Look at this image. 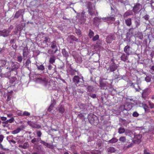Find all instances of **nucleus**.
Instances as JSON below:
<instances>
[{
  "label": "nucleus",
  "instance_id": "obj_26",
  "mask_svg": "<svg viewBox=\"0 0 154 154\" xmlns=\"http://www.w3.org/2000/svg\"><path fill=\"white\" fill-rule=\"evenodd\" d=\"M125 110H130L132 107V105L130 103H128L126 101L125 105Z\"/></svg>",
  "mask_w": 154,
  "mask_h": 154
},
{
  "label": "nucleus",
  "instance_id": "obj_48",
  "mask_svg": "<svg viewBox=\"0 0 154 154\" xmlns=\"http://www.w3.org/2000/svg\"><path fill=\"white\" fill-rule=\"evenodd\" d=\"M91 152L92 154H101L100 151L98 150H93Z\"/></svg>",
  "mask_w": 154,
  "mask_h": 154
},
{
  "label": "nucleus",
  "instance_id": "obj_55",
  "mask_svg": "<svg viewBox=\"0 0 154 154\" xmlns=\"http://www.w3.org/2000/svg\"><path fill=\"white\" fill-rule=\"evenodd\" d=\"M31 63V62L30 60L29 59H27L26 62V64H25V66H29V64L30 63Z\"/></svg>",
  "mask_w": 154,
  "mask_h": 154
},
{
  "label": "nucleus",
  "instance_id": "obj_8",
  "mask_svg": "<svg viewBox=\"0 0 154 154\" xmlns=\"http://www.w3.org/2000/svg\"><path fill=\"white\" fill-rule=\"evenodd\" d=\"M115 16L114 15H112L109 17L103 18L102 19L104 21L107 22L108 23H110L111 24L112 23L111 22L115 20Z\"/></svg>",
  "mask_w": 154,
  "mask_h": 154
},
{
  "label": "nucleus",
  "instance_id": "obj_60",
  "mask_svg": "<svg viewBox=\"0 0 154 154\" xmlns=\"http://www.w3.org/2000/svg\"><path fill=\"white\" fill-rule=\"evenodd\" d=\"M56 103L55 100L54 99H52L51 102V105L54 106Z\"/></svg>",
  "mask_w": 154,
  "mask_h": 154
},
{
  "label": "nucleus",
  "instance_id": "obj_42",
  "mask_svg": "<svg viewBox=\"0 0 154 154\" xmlns=\"http://www.w3.org/2000/svg\"><path fill=\"white\" fill-rule=\"evenodd\" d=\"M59 112L60 113L63 114L65 111V109L64 107V106L63 105H61L59 108Z\"/></svg>",
  "mask_w": 154,
  "mask_h": 154
},
{
  "label": "nucleus",
  "instance_id": "obj_34",
  "mask_svg": "<svg viewBox=\"0 0 154 154\" xmlns=\"http://www.w3.org/2000/svg\"><path fill=\"white\" fill-rule=\"evenodd\" d=\"M56 60L55 57L54 56H51L49 60V63H50L53 64L55 62Z\"/></svg>",
  "mask_w": 154,
  "mask_h": 154
},
{
  "label": "nucleus",
  "instance_id": "obj_28",
  "mask_svg": "<svg viewBox=\"0 0 154 154\" xmlns=\"http://www.w3.org/2000/svg\"><path fill=\"white\" fill-rule=\"evenodd\" d=\"M102 18L99 17H95L93 19V22L95 24H97L101 21Z\"/></svg>",
  "mask_w": 154,
  "mask_h": 154
},
{
  "label": "nucleus",
  "instance_id": "obj_24",
  "mask_svg": "<svg viewBox=\"0 0 154 154\" xmlns=\"http://www.w3.org/2000/svg\"><path fill=\"white\" fill-rule=\"evenodd\" d=\"M116 37L114 35H111L108 36L106 38V42L108 43H110L111 40H115Z\"/></svg>",
  "mask_w": 154,
  "mask_h": 154
},
{
  "label": "nucleus",
  "instance_id": "obj_64",
  "mask_svg": "<svg viewBox=\"0 0 154 154\" xmlns=\"http://www.w3.org/2000/svg\"><path fill=\"white\" fill-rule=\"evenodd\" d=\"M132 115L134 117H137L139 116V114L137 112H133Z\"/></svg>",
  "mask_w": 154,
  "mask_h": 154
},
{
  "label": "nucleus",
  "instance_id": "obj_18",
  "mask_svg": "<svg viewBox=\"0 0 154 154\" xmlns=\"http://www.w3.org/2000/svg\"><path fill=\"white\" fill-rule=\"evenodd\" d=\"M133 144L134 143H133L127 142L124 145L123 147V149L124 150H126L132 147L133 146Z\"/></svg>",
  "mask_w": 154,
  "mask_h": 154
},
{
  "label": "nucleus",
  "instance_id": "obj_54",
  "mask_svg": "<svg viewBox=\"0 0 154 154\" xmlns=\"http://www.w3.org/2000/svg\"><path fill=\"white\" fill-rule=\"evenodd\" d=\"M17 80V78L16 77H12L10 80V82L13 83L14 82Z\"/></svg>",
  "mask_w": 154,
  "mask_h": 154
},
{
  "label": "nucleus",
  "instance_id": "obj_58",
  "mask_svg": "<svg viewBox=\"0 0 154 154\" xmlns=\"http://www.w3.org/2000/svg\"><path fill=\"white\" fill-rule=\"evenodd\" d=\"M145 80L147 82H150L151 81V78L149 76H146L145 78Z\"/></svg>",
  "mask_w": 154,
  "mask_h": 154
},
{
  "label": "nucleus",
  "instance_id": "obj_59",
  "mask_svg": "<svg viewBox=\"0 0 154 154\" xmlns=\"http://www.w3.org/2000/svg\"><path fill=\"white\" fill-rule=\"evenodd\" d=\"M99 38V35H97L93 37L92 40L93 41H96Z\"/></svg>",
  "mask_w": 154,
  "mask_h": 154
},
{
  "label": "nucleus",
  "instance_id": "obj_49",
  "mask_svg": "<svg viewBox=\"0 0 154 154\" xmlns=\"http://www.w3.org/2000/svg\"><path fill=\"white\" fill-rule=\"evenodd\" d=\"M125 110V105H121L119 108V110L120 111L122 112Z\"/></svg>",
  "mask_w": 154,
  "mask_h": 154
},
{
  "label": "nucleus",
  "instance_id": "obj_21",
  "mask_svg": "<svg viewBox=\"0 0 154 154\" xmlns=\"http://www.w3.org/2000/svg\"><path fill=\"white\" fill-rule=\"evenodd\" d=\"M88 11L90 15H91V16H94L95 15V9L94 7L92 8L90 5H88Z\"/></svg>",
  "mask_w": 154,
  "mask_h": 154
},
{
  "label": "nucleus",
  "instance_id": "obj_5",
  "mask_svg": "<svg viewBox=\"0 0 154 154\" xmlns=\"http://www.w3.org/2000/svg\"><path fill=\"white\" fill-rule=\"evenodd\" d=\"M88 120L91 124L95 125H97L99 122L97 117L94 115H93L92 117L89 116L88 118Z\"/></svg>",
  "mask_w": 154,
  "mask_h": 154
},
{
  "label": "nucleus",
  "instance_id": "obj_44",
  "mask_svg": "<svg viewBox=\"0 0 154 154\" xmlns=\"http://www.w3.org/2000/svg\"><path fill=\"white\" fill-rule=\"evenodd\" d=\"M23 54L24 57H26L28 54V50L27 48H25L23 50Z\"/></svg>",
  "mask_w": 154,
  "mask_h": 154
},
{
  "label": "nucleus",
  "instance_id": "obj_10",
  "mask_svg": "<svg viewBox=\"0 0 154 154\" xmlns=\"http://www.w3.org/2000/svg\"><path fill=\"white\" fill-rule=\"evenodd\" d=\"M27 122L28 124L32 128L39 129L41 127L39 125L31 121H28Z\"/></svg>",
  "mask_w": 154,
  "mask_h": 154
},
{
  "label": "nucleus",
  "instance_id": "obj_9",
  "mask_svg": "<svg viewBox=\"0 0 154 154\" xmlns=\"http://www.w3.org/2000/svg\"><path fill=\"white\" fill-rule=\"evenodd\" d=\"M142 7V5L139 3H136L133 8V11L135 14L138 13L140 11V8Z\"/></svg>",
  "mask_w": 154,
  "mask_h": 154
},
{
  "label": "nucleus",
  "instance_id": "obj_53",
  "mask_svg": "<svg viewBox=\"0 0 154 154\" xmlns=\"http://www.w3.org/2000/svg\"><path fill=\"white\" fill-rule=\"evenodd\" d=\"M17 60L19 62H21L22 60V57L21 55L18 56L17 57Z\"/></svg>",
  "mask_w": 154,
  "mask_h": 154
},
{
  "label": "nucleus",
  "instance_id": "obj_20",
  "mask_svg": "<svg viewBox=\"0 0 154 154\" xmlns=\"http://www.w3.org/2000/svg\"><path fill=\"white\" fill-rule=\"evenodd\" d=\"M10 31L9 30L4 29L1 32L0 34L1 36L6 37L9 35Z\"/></svg>",
  "mask_w": 154,
  "mask_h": 154
},
{
  "label": "nucleus",
  "instance_id": "obj_47",
  "mask_svg": "<svg viewBox=\"0 0 154 154\" xmlns=\"http://www.w3.org/2000/svg\"><path fill=\"white\" fill-rule=\"evenodd\" d=\"M119 140L122 143H124L126 141V137L124 136H122L120 137Z\"/></svg>",
  "mask_w": 154,
  "mask_h": 154
},
{
  "label": "nucleus",
  "instance_id": "obj_22",
  "mask_svg": "<svg viewBox=\"0 0 154 154\" xmlns=\"http://www.w3.org/2000/svg\"><path fill=\"white\" fill-rule=\"evenodd\" d=\"M142 137V136L141 134H138L134 136V141L136 143H139L140 142V139Z\"/></svg>",
  "mask_w": 154,
  "mask_h": 154
},
{
  "label": "nucleus",
  "instance_id": "obj_43",
  "mask_svg": "<svg viewBox=\"0 0 154 154\" xmlns=\"http://www.w3.org/2000/svg\"><path fill=\"white\" fill-rule=\"evenodd\" d=\"M88 91L89 92H93L95 90L93 86H88L87 88Z\"/></svg>",
  "mask_w": 154,
  "mask_h": 154
},
{
  "label": "nucleus",
  "instance_id": "obj_39",
  "mask_svg": "<svg viewBox=\"0 0 154 154\" xmlns=\"http://www.w3.org/2000/svg\"><path fill=\"white\" fill-rule=\"evenodd\" d=\"M1 67H2L5 66L6 64L7 60H0Z\"/></svg>",
  "mask_w": 154,
  "mask_h": 154
},
{
  "label": "nucleus",
  "instance_id": "obj_29",
  "mask_svg": "<svg viewBox=\"0 0 154 154\" xmlns=\"http://www.w3.org/2000/svg\"><path fill=\"white\" fill-rule=\"evenodd\" d=\"M112 75L114 77V79H117L120 77L118 70H116L115 72H112Z\"/></svg>",
  "mask_w": 154,
  "mask_h": 154
},
{
  "label": "nucleus",
  "instance_id": "obj_2",
  "mask_svg": "<svg viewBox=\"0 0 154 154\" xmlns=\"http://www.w3.org/2000/svg\"><path fill=\"white\" fill-rule=\"evenodd\" d=\"M57 45L56 41H54L52 42L51 43V47L52 50H49L48 52L49 54H54L56 53L58 50Z\"/></svg>",
  "mask_w": 154,
  "mask_h": 154
},
{
  "label": "nucleus",
  "instance_id": "obj_19",
  "mask_svg": "<svg viewBox=\"0 0 154 154\" xmlns=\"http://www.w3.org/2000/svg\"><path fill=\"white\" fill-rule=\"evenodd\" d=\"M133 144L134 143H133L127 142L124 145L123 147V149L124 150H126L132 147L133 146Z\"/></svg>",
  "mask_w": 154,
  "mask_h": 154
},
{
  "label": "nucleus",
  "instance_id": "obj_51",
  "mask_svg": "<svg viewBox=\"0 0 154 154\" xmlns=\"http://www.w3.org/2000/svg\"><path fill=\"white\" fill-rule=\"evenodd\" d=\"M94 35V33L92 31L91 29L89 30V36L90 38H91Z\"/></svg>",
  "mask_w": 154,
  "mask_h": 154
},
{
  "label": "nucleus",
  "instance_id": "obj_41",
  "mask_svg": "<svg viewBox=\"0 0 154 154\" xmlns=\"http://www.w3.org/2000/svg\"><path fill=\"white\" fill-rule=\"evenodd\" d=\"M37 68V69L39 70H40L41 71H43L45 69V67L42 64L41 65H38L37 64H35Z\"/></svg>",
  "mask_w": 154,
  "mask_h": 154
},
{
  "label": "nucleus",
  "instance_id": "obj_63",
  "mask_svg": "<svg viewBox=\"0 0 154 154\" xmlns=\"http://www.w3.org/2000/svg\"><path fill=\"white\" fill-rule=\"evenodd\" d=\"M54 106L53 105L51 104L48 109V111L49 112H50L52 110Z\"/></svg>",
  "mask_w": 154,
  "mask_h": 154
},
{
  "label": "nucleus",
  "instance_id": "obj_61",
  "mask_svg": "<svg viewBox=\"0 0 154 154\" xmlns=\"http://www.w3.org/2000/svg\"><path fill=\"white\" fill-rule=\"evenodd\" d=\"M4 138V136L2 135H0V145L2 146L1 144V142L2 141L3 138Z\"/></svg>",
  "mask_w": 154,
  "mask_h": 154
},
{
  "label": "nucleus",
  "instance_id": "obj_16",
  "mask_svg": "<svg viewBox=\"0 0 154 154\" xmlns=\"http://www.w3.org/2000/svg\"><path fill=\"white\" fill-rule=\"evenodd\" d=\"M128 55H127V54L124 53L122 54L120 57L121 60L124 62L128 63L129 62V60H128Z\"/></svg>",
  "mask_w": 154,
  "mask_h": 154
},
{
  "label": "nucleus",
  "instance_id": "obj_25",
  "mask_svg": "<svg viewBox=\"0 0 154 154\" xmlns=\"http://www.w3.org/2000/svg\"><path fill=\"white\" fill-rule=\"evenodd\" d=\"M126 101L128 103L131 104L132 105H135L136 103V101L133 100L132 98H127L126 99Z\"/></svg>",
  "mask_w": 154,
  "mask_h": 154
},
{
  "label": "nucleus",
  "instance_id": "obj_35",
  "mask_svg": "<svg viewBox=\"0 0 154 154\" xmlns=\"http://www.w3.org/2000/svg\"><path fill=\"white\" fill-rule=\"evenodd\" d=\"M125 23L126 25L128 26H130L131 24V18H128L125 20Z\"/></svg>",
  "mask_w": 154,
  "mask_h": 154
},
{
  "label": "nucleus",
  "instance_id": "obj_11",
  "mask_svg": "<svg viewBox=\"0 0 154 154\" xmlns=\"http://www.w3.org/2000/svg\"><path fill=\"white\" fill-rule=\"evenodd\" d=\"M75 51H73L72 52V55L74 58L75 59L76 62L79 63H80L82 62V58L79 55H75L74 54L75 53Z\"/></svg>",
  "mask_w": 154,
  "mask_h": 154
},
{
  "label": "nucleus",
  "instance_id": "obj_45",
  "mask_svg": "<svg viewBox=\"0 0 154 154\" xmlns=\"http://www.w3.org/2000/svg\"><path fill=\"white\" fill-rule=\"evenodd\" d=\"M21 147L24 149H26L29 147V144L28 143H25L23 145L21 146Z\"/></svg>",
  "mask_w": 154,
  "mask_h": 154
},
{
  "label": "nucleus",
  "instance_id": "obj_15",
  "mask_svg": "<svg viewBox=\"0 0 154 154\" xmlns=\"http://www.w3.org/2000/svg\"><path fill=\"white\" fill-rule=\"evenodd\" d=\"M68 40L70 43H72L73 41L78 42L79 40L76 38L73 35H70L68 36Z\"/></svg>",
  "mask_w": 154,
  "mask_h": 154
},
{
  "label": "nucleus",
  "instance_id": "obj_57",
  "mask_svg": "<svg viewBox=\"0 0 154 154\" xmlns=\"http://www.w3.org/2000/svg\"><path fill=\"white\" fill-rule=\"evenodd\" d=\"M37 136L38 137H40L42 135V133L40 131H38L36 132Z\"/></svg>",
  "mask_w": 154,
  "mask_h": 154
},
{
  "label": "nucleus",
  "instance_id": "obj_37",
  "mask_svg": "<svg viewBox=\"0 0 154 154\" xmlns=\"http://www.w3.org/2000/svg\"><path fill=\"white\" fill-rule=\"evenodd\" d=\"M136 27L137 28L140 25V18H137L135 19L134 22Z\"/></svg>",
  "mask_w": 154,
  "mask_h": 154
},
{
  "label": "nucleus",
  "instance_id": "obj_30",
  "mask_svg": "<svg viewBox=\"0 0 154 154\" xmlns=\"http://www.w3.org/2000/svg\"><path fill=\"white\" fill-rule=\"evenodd\" d=\"M77 70H74L73 69H70L67 71L68 74L70 75H75V72H78Z\"/></svg>",
  "mask_w": 154,
  "mask_h": 154
},
{
  "label": "nucleus",
  "instance_id": "obj_3",
  "mask_svg": "<svg viewBox=\"0 0 154 154\" xmlns=\"http://www.w3.org/2000/svg\"><path fill=\"white\" fill-rule=\"evenodd\" d=\"M19 67V64L17 62H12V64L11 65V67H7V69H9V71L8 72H9L11 74V72L12 71H15L16 72V74L17 73V70Z\"/></svg>",
  "mask_w": 154,
  "mask_h": 154
},
{
  "label": "nucleus",
  "instance_id": "obj_33",
  "mask_svg": "<svg viewBox=\"0 0 154 154\" xmlns=\"http://www.w3.org/2000/svg\"><path fill=\"white\" fill-rule=\"evenodd\" d=\"M41 138H34L32 139L31 140V142L33 143H37L40 141L41 142Z\"/></svg>",
  "mask_w": 154,
  "mask_h": 154
},
{
  "label": "nucleus",
  "instance_id": "obj_56",
  "mask_svg": "<svg viewBox=\"0 0 154 154\" xmlns=\"http://www.w3.org/2000/svg\"><path fill=\"white\" fill-rule=\"evenodd\" d=\"M88 96H90L91 97L93 98H95L96 97V95L95 94H91V93H88Z\"/></svg>",
  "mask_w": 154,
  "mask_h": 154
},
{
  "label": "nucleus",
  "instance_id": "obj_13",
  "mask_svg": "<svg viewBox=\"0 0 154 154\" xmlns=\"http://www.w3.org/2000/svg\"><path fill=\"white\" fill-rule=\"evenodd\" d=\"M84 15L85 13L83 12L79 13L78 15V19L81 21L80 22L81 23H84L85 21V18Z\"/></svg>",
  "mask_w": 154,
  "mask_h": 154
},
{
  "label": "nucleus",
  "instance_id": "obj_12",
  "mask_svg": "<svg viewBox=\"0 0 154 154\" xmlns=\"http://www.w3.org/2000/svg\"><path fill=\"white\" fill-rule=\"evenodd\" d=\"M40 80V81L44 83V84H45V86H47L48 85H50L51 86L50 88H52V85H51V84L52 83V82L51 83V82H48L47 80L45 78H42L40 77L38 78ZM50 87H48V88H50Z\"/></svg>",
  "mask_w": 154,
  "mask_h": 154
},
{
  "label": "nucleus",
  "instance_id": "obj_52",
  "mask_svg": "<svg viewBox=\"0 0 154 154\" xmlns=\"http://www.w3.org/2000/svg\"><path fill=\"white\" fill-rule=\"evenodd\" d=\"M30 113L26 111H24L23 113V116H29L30 115Z\"/></svg>",
  "mask_w": 154,
  "mask_h": 154
},
{
  "label": "nucleus",
  "instance_id": "obj_6",
  "mask_svg": "<svg viewBox=\"0 0 154 154\" xmlns=\"http://www.w3.org/2000/svg\"><path fill=\"white\" fill-rule=\"evenodd\" d=\"M129 86L134 88L137 91H139L141 89L140 88V85L138 82L133 83L131 82H129Z\"/></svg>",
  "mask_w": 154,
  "mask_h": 154
},
{
  "label": "nucleus",
  "instance_id": "obj_23",
  "mask_svg": "<svg viewBox=\"0 0 154 154\" xmlns=\"http://www.w3.org/2000/svg\"><path fill=\"white\" fill-rule=\"evenodd\" d=\"M20 127L21 128V129L20 128H18L16 129L13 131L12 132V134H17L22 129H24L25 128V127L23 125H21Z\"/></svg>",
  "mask_w": 154,
  "mask_h": 154
},
{
  "label": "nucleus",
  "instance_id": "obj_31",
  "mask_svg": "<svg viewBox=\"0 0 154 154\" xmlns=\"http://www.w3.org/2000/svg\"><path fill=\"white\" fill-rule=\"evenodd\" d=\"M14 121V117H12L10 119L7 120V121L2 122V123L4 124H7L9 122L10 123H12Z\"/></svg>",
  "mask_w": 154,
  "mask_h": 154
},
{
  "label": "nucleus",
  "instance_id": "obj_40",
  "mask_svg": "<svg viewBox=\"0 0 154 154\" xmlns=\"http://www.w3.org/2000/svg\"><path fill=\"white\" fill-rule=\"evenodd\" d=\"M118 141V139L116 137H113L111 139L108 141V142L111 143H114L117 142Z\"/></svg>",
  "mask_w": 154,
  "mask_h": 154
},
{
  "label": "nucleus",
  "instance_id": "obj_46",
  "mask_svg": "<svg viewBox=\"0 0 154 154\" xmlns=\"http://www.w3.org/2000/svg\"><path fill=\"white\" fill-rule=\"evenodd\" d=\"M125 129L124 128L122 127H120L118 130V133L120 134L123 133L125 131Z\"/></svg>",
  "mask_w": 154,
  "mask_h": 154
},
{
  "label": "nucleus",
  "instance_id": "obj_7",
  "mask_svg": "<svg viewBox=\"0 0 154 154\" xmlns=\"http://www.w3.org/2000/svg\"><path fill=\"white\" fill-rule=\"evenodd\" d=\"M24 14V10L23 9H20L16 12L14 18L16 19L21 18L22 19H23V15Z\"/></svg>",
  "mask_w": 154,
  "mask_h": 154
},
{
  "label": "nucleus",
  "instance_id": "obj_17",
  "mask_svg": "<svg viewBox=\"0 0 154 154\" xmlns=\"http://www.w3.org/2000/svg\"><path fill=\"white\" fill-rule=\"evenodd\" d=\"M47 71L50 73V74H53L56 71L55 67H53L52 65L50 64L48 66Z\"/></svg>",
  "mask_w": 154,
  "mask_h": 154
},
{
  "label": "nucleus",
  "instance_id": "obj_27",
  "mask_svg": "<svg viewBox=\"0 0 154 154\" xmlns=\"http://www.w3.org/2000/svg\"><path fill=\"white\" fill-rule=\"evenodd\" d=\"M62 53L64 57H66V60L69 57V54L68 52L65 49H63L62 50Z\"/></svg>",
  "mask_w": 154,
  "mask_h": 154
},
{
  "label": "nucleus",
  "instance_id": "obj_36",
  "mask_svg": "<svg viewBox=\"0 0 154 154\" xmlns=\"http://www.w3.org/2000/svg\"><path fill=\"white\" fill-rule=\"evenodd\" d=\"M40 143L42 144L44 146L49 148H50L51 146L50 144L45 142L42 140H41Z\"/></svg>",
  "mask_w": 154,
  "mask_h": 154
},
{
  "label": "nucleus",
  "instance_id": "obj_4",
  "mask_svg": "<svg viewBox=\"0 0 154 154\" xmlns=\"http://www.w3.org/2000/svg\"><path fill=\"white\" fill-rule=\"evenodd\" d=\"M107 72L108 73H109L111 72H114L116 71L117 69L118 66L117 65L115 64L113 62L112 63H110V65L108 67L106 68Z\"/></svg>",
  "mask_w": 154,
  "mask_h": 154
},
{
  "label": "nucleus",
  "instance_id": "obj_38",
  "mask_svg": "<svg viewBox=\"0 0 154 154\" xmlns=\"http://www.w3.org/2000/svg\"><path fill=\"white\" fill-rule=\"evenodd\" d=\"M132 13L131 11H128L125 13L124 15V17L125 18L132 14Z\"/></svg>",
  "mask_w": 154,
  "mask_h": 154
},
{
  "label": "nucleus",
  "instance_id": "obj_14",
  "mask_svg": "<svg viewBox=\"0 0 154 154\" xmlns=\"http://www.w3.org/2000/svg\"><path fill=\"white\" fill-rule=\"evenodd\" d=\"M131 48L129 45H126L124 48V51L127 55L131 54L132 53V51L131 50Z\"/></svg>",
  "mask_w": 154,
  "mask_h": 154
},
{
  "label": "nucleus",
  "instance_id": "obj_32",
  "mask_svg": "<svg viewBox=\"0 0 154 154\" xmlns=\"http://www.w3.org/2000/svg\"><path fill=\"white\" fill-rule=\"evenodd\" d=\"M116 151V149L112 147H110L107 149V152L110 153H113L115 152Z\"/></svg>",
  "mask_w": 154,
  "mask_h": 154
},
{
  "label": "nucleus",
  "instance_id": "obj_62",
  "mask_svg": "<svg viewBox=\"0 0 154 154\" xmlns=\"http://www.w3.org/2000/svg\"><path fill=\"white\" fill-rule=\"evenodd\" d=\"M54 106L53 105L51 104L48 109V111L49 112H50L52 110Z\"/></svg>",
  "mask_w": 154,
  "mask_h": 154
},
{
  "label": "nucleus",
  "instance_id": "obj_50",
  "mask_svg": "<svg viewBox=\"0 0 154 154\" xmlns=\"http://www.w3.org/2000/svg\"><path fill=\"white\" fill-rule=\"evenodd\" d=\"M100 87L102 89H106L107 88V86L106 84L104 83L101 84Z\"/></svg>",
  "mask_w": 154,
  "mask_h": 154
},
{
  "label": "nucleus",
  "instance_id": "obj_1",
  "mask_svg": "<svg viewBox=\"0 0 154 154\" xmlns=\"http://www.w3.org/2000/svg\"><path fill=\"white\" fill-rule=\"evenodd\" d=\"M72 81L76 86L77 85H81L84 82L83 77L82 76L75 75L72 79Z\"/></svg>",
  "mask_w": 154,
  "mask_h": 154
}]
</instances>
